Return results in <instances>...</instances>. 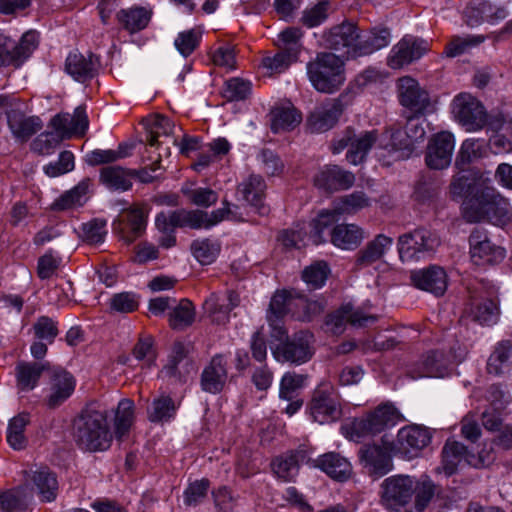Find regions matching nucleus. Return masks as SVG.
Returning <instances> with one entry per match:
<instances>
[{
  "label": "nucleus",
  "mask_w": 512,
  "mask_h": 512,
  "mask_svg": "<svg viewBox=\"0 0 512 512\" xmlns=\"http://www.w3.org/2000/svg\"><path fill=\"white\" fill-rule=\"evenodd\" d=\"M463 217L469 223L487 220L496 226L505 227L512 221V207L508 198L489 185L480 190L476 200L464 209Z\"/></svg>",
  "instance_id": "3"
},
{
  "label": "nucleus",
  "mask_w": 512,
  "mask_h": 512,
  "mask_svg": "<svg viewBox=\"0 0 512 512\" xmlns=\"http://www.w3.org/2000/svg\"><path fill=\"white\" fill-rule=\"evenodd\" d=\"M469 242L471 260L478 266L499 263L506 256L505 249L492 243L487 234L479 229L471 233Z\"/></svg>",
  "instance_id": "19"
},
{
  "label": "nucleus",
  "mask_w": 512,
  "mask_h": 512,
  "mask_svg": "<svg viewBox=\"0 0 512 512\" xmlns=\"http://www.w3.org/2000/svg\"><path fill=\"white\" fill-rule=\"evenodd\" d=\"M147 142L151 147L159 146V138L169 137L174 129L173 122L163 115H152L146 119Z\"/></svg>",
  "instance_id": "46"
},
{
  "label": "nucleus",
  "mask_w": 512,
  "mask_h": 512,
  "mask_svg": "<svg viewBox=\"0 0 512 512\" xmlns=\"http://www.w3.org/2000/svg\"><path fill=\"white\" fill-rule=\"evenodd\" d=\"M302 36L303 33L301 29L295 27L286 28L278 34L276 46L279 48V50L293 53L294 56L298 58L302 48Z\"/></svg>",
  "instance_id": "57"
},
{
  "label": "nucleus",
  "mask_w": 512,
  "mask_h": 512,
  "mask_svg": "<svg viewBox=\"0 0 512 512\" xmlns=\"http://www.w3.org/2000/svg\"><path fill=\"white\" fill-rule=\"evenodd\" d=\"M146 225L147 211L145 208L132 205L122 211L119 218L113 223V229L122 241L131 244L144 233Z\"/></svg>",
  "instance_id": "13"
},
{
  "label": "nucleus",
  "mask_w": 512,
  "mask_h": 512,
  "mask_svg": "<svg viewBox=\"0 0 512 512\" xmlns=\"http://www.w3.org/2000/svg\"><path fill=\"white\" fill-rule=\"evenodd\" d=\"M266 185L262 177L251 175L238 186V192L257 213L265 215L269 209L264 204Z\"/></svg>",
  "instance_id": "35"
},
{
  "label": "nucleus",
  "mask_w": 512,
  "mask_h": 512,
  "mask_svg": "<svg viewBox=\"0 0 512 512\" xmlns=\"http://www.w3.org/2000/svg\"><path fill=\"white\" fill-rule=\"evenodd\" d=\"M429 50L428 41L406 35L391 49L387 60L388 66L392 69H400L420 59Z\"/></svg>",
  "instance_id": "14"
},
{
  "label": "nucleus",
  "mask_w": 512,
  "mask_h": 512,
  "mask_svg": "<svg viewBox=\"0 0 512 512\" xmlns=\"http://www.w3.org/2000/svg\"><path fill=\"white\" fill-rule=\"evenodd\" d=\"M6 115L9 130L19 142L28 141L43 128V122L38 116H26L18 109L8 110Z\"/></svg>",
  "instance_id": "29"
},
{
  "label": "nucleus",
  "mask_w": 512,
  "mask_h": 512,
  "mask_svg": "<svg viewBox=\"0 0 512 512\" xmlns=\"http://www.w3.org/2000/svg\"><path fill=\"white\" fill-rule=\"evenodd\" d=\"M416 479L407 475L391 476L382 483V503L390 510L408 504L415 492Z\"/></svg>",
  "instance_id": "12"
},
{
  "label": "nucleus",
  "mask_w": 512,
  "mask_h": 512,
  "mask_svg": "<svg viewBox=\"0 0 512 512\" xmlns=\"http://www.w3.org/2000/svg\"><path fill=\"white\" fill-rule=\"evenodd\" d=\"M330 236V241L335 247L343 250H353L362 243L365 232L356 224L342 223L332 228Z\"/></svg>",
  "instance_id": "37"
},
{
  "label": "nucleus",
  "mask_w": 512,
  "mask_h": 512,
  "mask_svg": "<svg viewBox=\"0 0 512 512\" xmlns=\"http://www.w3.org/2000/svg\"><path fill=\"white\" fill-rule=\"evenodd\" d=\"M99 60L96 56L83 55L77 51L69 53L65 61V71L76 81L92 79L98 71Z\"/></svg>",
  "instance_id": "31"
},
{
  "label": "nucleus",
  "mask_w": 512,
  "mask_h": 512,
  "mask_svg": "<svg viewBox=\"0 0 512 512\" xmlns=\"http://www.w3.org/2000/svg\"><path fill=\"white\" fill-rule=\"evenodd\" d=\"M375 320L376 318L374 316L366 315L358 309L354 310L353 307L348 304L330 314L326 324L334 334H339L343 331L346 323L361 327L365 326L368 322H374Z\"/></svg>",
  "instance_id": "34"
},
{
  "label": "nucleus",
  "mask_w": 512,
  "mask_h": 512,
  "mask_svg": "<svg viewBox=\"0 0 512 512\" xmlns=\"http://www.w3.org/2000/svg\"><path fill=\"white\" fill-rule=\"evenodd\" d=\"M48 375L49 388L46 404L49 408H56L73 394L76 380L70 372L60 366L51 365Z\"/></svg>",
  "instance_id": "18"
},
{
  "label": "nucleus",
  "mask_w": 512,
  "mask_h": 512,
  "mask_svg": "<svg viewBox=\"0 0 512 512\" xmlns=\"http://www.w3.org/2000/svg\"><path fill=\"white\" fill-rule=\"evenodd\" d=\"M346 97V94H341L339 97L317 107L307 120L310 131L323 133L332 129L338 123L347 106Z\"/></svg>",
  "instance_id": "15"
},
{
  "label": "nucleus",
  "mask_w": 512,
  "mask_h": 512,
  "mask_svg": "<svg viewBox=\"0 0 512 512\" xmlns=\"http://www.w3.org/2000/svg\"><path fill=\"white\" fill-rule=\"evenodd\" d=\"M512 345L509 341L498 343L487 362V371L490 374L500 375L510 366Z\"/></svg>",
  "instance_id": "53"
},
{
  "label": "nucleus",
  "mask_w": 512,
  "mask_h": 512,
  "mask_svg": "<svg viewBox=\"0 0 512 512\" xmlns=\"http://www.w3.org/2000/svg\"><path fill=\"white\" fill-rule=\"evenodd\" d=\"M465 313L482 325H490L497 321L498 303L492 293L471 295Z\"/></svg>",
  "instance_id": "28"
},
{
  "label": "nucleus",
  "mask_w": 512,
  "mask_h": 512,
  "mask_svg": "<svg viewBox=\"0 0 512 512\" xmlns=\"http://www.w3.org/2000/svg\"><path fill=\"white\" fill-rule=\"evenodd\" d=\"M355 181L353 173L337 165H327L314 176V185L319 189L332 192L350 188Z\"/></svg>",
  "instance_id": "27"
},
{
  "label": "nucleus",
  "mask_w": 512,
  "mask_h": 512,
  "mask_svg": "<svg viewBox=\"0 0 512 512\" xmlns=\"http://www.w3.org/2000/svg\"><path fill=\"white\" fill-rule=\"evenodd\" d=\"M29 422L30 416L27 413H20L10 420L7 429V442L14 450L26 447L27 439L24 432Z\"/></svg>",
  "instance_id": "51"
},
{
  "label": "nucleus",
  "mask_w": 512,
  "mask_h": 512,
  "mask_svg": "<svg viewBox=\"0 0 512 512\" xmlns=\"http://www.w3.org/2000/svg\"><path fill=\"white\" fill-rule=\"evenodd\" d=\"M51 363L21 361L15 367L16 387L19 391L28 392L33 390L44 372H49Z\"/></svg>",
  "instance_id": "33"
},
{
  "label": "nucleus",
  "mask_w": 512,
  "mask_h": 512,
  "mask_svg": "<svg viewBox=\"0 0 512 512\" xmlns=\"http://www.w3.org/2000/svg\"><path fill=\"white\" fill-rule=\"evenodd\" d=\"M310 415L315 422L327 424L341 417V406L334 388L322 384L316 388L309 403Z\"/></svg>",
  "instance_id": "10"
},
{
  "label": "nucleus",
  "mask_w": 512,
  "mask_h": 512,
  "mask_svg": "<svg viewBox=\"0 0 512 512\" xmlns=\"http://www.w3.org/2000/svg\"><path fill=\"white\" fill-rule=\"evenodd\" d=\"M440 245L439 236L426 228H417L398 238L397 249L403 262L420 261L431 257Z\"/></svg>",
  "instance_id": "7"
},
{
  "label": "nucleus",
  "mask_w": 512,
  "mask_h": 512,
  "mask_svg": "<svg viewBox=\"0 0 512 512\" xmlns=\"http://www.w3.org/2000/svg\"><path fill=\"white\" fill-rule=\"evenodd\" d=\"M74 438L77 444L88 451L107 450L112 443L106 409L88 405L74 421Z\"/></svg>",
  "instance_id": "1"
},
{
  "label": "nucleus",
  "mask_w": 512,
  "mask_h": 512,
  "mask_svg": "<svg viewBox=\"0 0 512 512\" xmlns=\"http://www.w3.org/2000/svg\"><path fill=\"white\" fill-rule=\"evenodd\" d=\"M311 85L321 93L332 94L346 81L345 61L332 52H320L306 65Z\"/></svg>",
  "instance_id": "5"
},
{
  "label": "nucleus",
  "mask_w": 512,
  "mask_h": 512,
  "mask_svg": "<svg viewBox=\"0 0 512 512\" xmlns=\"http://www.w3.org/2000/svg\"><path fill=\"white\" fill-rule=\"evenodd\" d=\"M227 362L222 355H216L202 372V389L209 393L220 392L227 379Z\"/></svg>",
  "instance_id": "36"
},
{
  "label": "nucleus",
  "mask_w": 512,
  "mask_h": 512,
  "mask_svg": "<svg viewBox=\"0 0 512 512\" xmlns=\"http://www.w3.org/2000/svg\"><path fill=\"white\" fill-rule=\"evenodd\" d=\"M91 185L90 179H83L75 187L59 196L52 204L51 210L65 211L75 209L86 203L88 191Z\"/></svg>",
  "instance_id": "42"
},
{
  "label": "nucleus",
  "mask_w": 512,
  "mask_h": 512,
  "mask_svg": "<svg viewBox=\"0 0 512 512\" xmlns=\"http://www.w3.org/2000/svg\"><path fill=\"white\" fill-rule=\"evenodd\" d=\"M251 92V83L241 78H231L224 84L222 95L228 101L245 99Z\"/></svg>",
  "instance_id": "64"
},
{
  "label": "nucleus",
  "mask_w": 512,
  "mask_h": 512,
  "mask_svg": "<svg viewBox=\"0 0 512 512\" xmlns=\"http://www.w3.org/2000/svg\"><path fill=\"white\" fill-rule=\"evenodd\" d=\"M32 481L37 488L42 501H54L58 493V481L53 472L46 467L35 470L32 474Z\"/></svg>",
  "instance_id": "44"
},
{
  "label": "nucleus",
  "mask_w": 512,
  "mask_h": 512,
  "mask_svg": "<svg viewBox=\"0 0 512 512\" xmlns=\"http://www.w3.org/2000/svg\"><path fill=\"white\" fill-rule=\"evenodd\" d=\"M292 299L287 291L276 292L269 305L267 320L271 328V337L277 341H282L287 332L282 325V318L291 306Z\"/></svg>",
  "instance_id": "30"
},
{
  "label": "nucleus",
  "mask_w": 512,
  "mask_h": 512,
  "mask_svg": "<svg viewBox=\"0 0 512 512\" xmlns=\"http://www.w3.org/2000/svg\"><path fill=\"white\" fill-rule=\"evenodd\" d=\"M390 43V32L388 29L372 30L361 34L359 32L358 45L353 48L357 57L366 56L380 50Z\"/></svg>",
  "instance_id": "43"
},
{
  "label": "nucleus",
  "mask_w": 512,
  "mask_h": 512,
  "mask_svg": "<svg viewBox=\"0 0 512 512\" xmlns=\"http://www.w3.org/2000/svg\"><path fill=\"white\" fill-rule=\"evenodd\" d=\"M492 449H483L478 458L467 453L466 447L458 441H447L442 450V469L446 475H452L458 465L464 460L474 467L488 466L494 461Z\"/></svg>",
  "instance_id": "11"
},
{
  "label": "nucleus",
  "mask_w": 512,
  "mask_h": 512,
  "mask_svg": "<svg viewBox=\"0 0 512 512\" xmlns=\"http://www.w3.org/2000/svg\"><path fill=\"white\" fill-rule=\"evenodd\" d=\"M371 201L362 191L344 195L333 202L331 209L321 210L317 217L312 220L313 235L312 239L315 245L325 241L324 232L338 221L341 215H352L358 211L370 206Z\"/></svg>",
  "instance_id": "6"
},
{
  "label": "nucleus",
  "mask_w": 512,
  "mask_h": 512,
  "mask_svg": "<svg viewBox=\"0 0 512 512\" xmlns=\"http://www.w3.org/2000/svg\"><path fill=\"white\" fill-rule=\"evenodd\" d=\"M410 280L417 289L432 293L435 296H442L448 286V277L445 270L437 265L411 271Z\"/></svg>",
  "instance_id": "25"
},
{
  "label": "nucleus",
  "mask_w": 512,
  "mask_h": 512,
  "mask_svg": "<svg viewBox=\"0 0 512 512\" xmlns=\"http://www.w3.org/2000/svg\"><path fill=\"white\" fill-rule=\"evenodd\" d=\"M301 121V112L291 102L277 105L270 112L271 129L274 133L293 130Z\"/></svg>",
  "instance_id": "38"
},
{
  "label": "nucleus",
  "mask_w": 512,
  "mask_h": 512,
  "mask_svg": "<svg viewBox=\"0 0 512 512\" xmlns=\"http://www.w3.org/2000/svg\"><path fill=\"white\" fill-rule=\"evenodd\" d=\"M134 421V403L130 399L119 401L114 418L115 434L122 438L127 434Z\"/></svg>",
  "instance_id": "52"
},
{
  "label": "nucleus",
  "mask_w": 512,
  "mask_h": 512,
  "mask_svg": "<svg viewBox=\"0 0 512 512\" xmlns=\"http://www.w3.org/2000/svg\"><path fill=\"white\" fill-rule=\"evenodd\" d=\"M201 37L202 30L200 28H192L180 32L174 41V45L181 55L187 57L197 48Z\"/></svg>",
  "instance_id": "62"
},
{
  "label": "nucleus",
  "mask_w": 512,
  "mask_h": 512,
  "mask_svg": "<svg viewBox=\"0 0 512 512\" xmlns=\"http://www.w3.org/2000/svg\"><path fill=\"white\" fill-rule=\"evenodd\" d=\"M204 309L211 319L219 324L226 323L229 319V307L220 294H211L204 302Z\"/></svg>",
  "instance_id": "61"
},
{
  "label": "nucleus",
  "mask_w": 512,
  "mask_h": 512,
  "mask_svg": "<svg viewBox=\"0 0 512 512\" xmlns=\"http://www.w3.org/2000/svg\"><path fill=\"white\" fill-rule=\"evenodd\" d=\"M131 146L120 144L117 150L96 149L86 154L85 161L88 165L96 166L111 163L118 159L125 158L130 154Z\"/></svg>",
  "instance_id": "56"
},
{
  "label": "nucleus",
  "mask_w": 512,
  "mask_h": 512,
  "mask_svg": "<svg viewBox=\"0 0 512 512\" xmlns=\"http://www.w3.org/2000/svg\"><path fill=\"white\" fill-rule=\"evenodd\" d=\"M152 15L151 8L135 5L118 11L116 18L125 30L133 34L145 29Z\"/></svg>",
  "instance_id": "40"
},
{
  "label": "nucleus",
  "mask_w": 512,
  "mask_h": 512,
  "mask_svg": "<svg viewBox=\"0 0 512 512\" xmlns=\"http://www.w3.org/2000/svg\"><path fill=\"white\" fill-rule=\"evenodd\" d=\"M456 121L467 131L477 132L486 127L488 114L483 104L470 93L456 95L451 104Z\"/></svg>",
  "instance_id": "9"
},
{
  "label": "nucleus",
  "mask_w": 512,
  "mask_h": 512,
  "mask_svg": "<svg viewBox=\"0 0 512 512\" xmlns=\"http://www.w3.org/2000/svg\"><path fill=\"white\" fill-rule=\"evenodd\" d=\"M177 406L169 396H160L152 402L148 410V418L151 422H168L174 418Z\"/></svg>",
  "instance_id": "55"
},
{
  "label": "nucleus",
  "mask_w": 512,
  "mask_h": 512,
  "mask_svg": "<svg viewBox=\"0 0 512 512\" xmlns=\"http://www.w3.org/2000/svg\"><path fill=\"white\" fill-rule=\"evenodd\" d=\"M401 138H405L401 128L395 126L388 128L379 134V149L389 154L397 153V159L409 157L412 151L398 145L402 142Z\"/></svg>",
  "instance_id": "47"
},
{
  "label": "nucleus",
  "mask_w": 512,
  "mask_h": 512,
  "mask_svg": "<svg viewBox=\"0 0 512 512\" xmlns=\"http://www.w3.org/2000/svg\"><path fill=\"white\" fill-rule=\"evenodd\" d=\"M311 341L312 335L309 332L301 331L288 342L278 346L274 355L278 360L295 364L305 363L313 354Z\"/></svg>",
  "instance_id": "26"
},
{
  "label": "nucleus",
  "mask_w": 512,
  "mask_h": 512,
  "mask_svg": "<svg viewBox=\"0 0 512 512\" xmlns=\"http://www.w3.org/2000/svg\"><path fill=\"white\" fill-rule=\"evenodd\" d=\"M489 183L490 179L488 177L471 172H463L453 177L449 193L454 200L465 198L464 210L470 203L476 200L480 190L489 186Z\"/></svg>",
  "instance_id": "21"
},
{
  "label": "nucleus",
  "mask_w": 512,
  "mask_h": 512,
  "mask_svg": "<svg viewBox=\"0 0 512 512\" xmlns=\"http://www.w3.org/2000/svg\"><path fill=\"white\" fill-rule=\"evenodd\" d=\"M329 273L327 263L318 261L303 270L302 279L311 289H318L325 284Z\"/></svg>",
  "instance_id": "60"
},
{
  "label": "nucleus",
  "mask_w": 512,
  "mask_h": 512,
  "mask_svg": "<svg viewBox=\"0 0 512 512\" xmlns=\"http://www.w3.org/2000/svg\"><path fill=\"white\" fill-rule=\"evenodd\" d=\"M191 251L199 263L208 265L217 258L220 252V245L209 239L196 240L191 245Z\"/></svg>",
  "instance_id": "59"
},
{
  "label": "nucleus",
  "mask_w": 512,
  "mask_h": 512,
  "mask_svg": "<svg viewBox=\"0 0 512 512\" xmlns=\"http://www.w3.org/2000/svg\"><path fill=\"white\" fill-rule=\"evenodd\" d=\"M399 102L416 115H424L431 109L428 92L410 76L401 77L397 83Z\"/></svg>",
  "instance_id": "16"
},
{
  "label": "nucleus",
  "mask_w": 512,
  "mask_h": 512,
  "mask_svg": "<svg viewBox=\"0 0 512 512\" xmlns=\"http://www.w3.org/2000/svg\"><path fill=\"white\" fill-rule=\"evenodd\" d=\"M393 239L384 234L377 235L373 240L367 243L365 248L356 255L355 265L357 268H363L372 265L380 260L391 248Z\"/></svg>",
  "instance_id": "41"
},
{
  "label": "nucleus",
  "mask_w": 512,
  "mask_h": 512,
  "mask_svg": "<svg viewBox=\"0 0 512 512\" xmlns=\"http://www.w3.org/2000/svg\"><path fill=\"white\" fill-rule=\"evenodd\" d=\"M238 207L227 201L223 207L210 213L202 210H178L161 212L157 215V225L161 229H171L173 226L189 227L190 229H209L223 220L243 221L244 218Z\"/></svg>",
  "instance_id": "2"
},
{
  "label": "nucleus",
  "mask_w": 512,
  "mask_h": 512,
  "mask_svg": "<svg viewBox=\"0 0 512 512\" xmlns=\"http://www.w3.org/2000/svg\"><path fill=\"white\" fill-rule=\"evenodd\" d=\"M455 147L452 133L443 131L432 137L427 146L426 164L431 169H444L451 163Z\"/></svg>",
  "instance_id": "23"
},
{
  "label": "nucleus",
  "mask_w": 512,
  "mask_h": 512,
  "mask_svg": "<svg viewBox=\"0 0 512 512\" xmlns=\"http://www.w3.org/2000/svg\"><path fill=\"white\" fill-rule=\"evenodd\" d=\"M88 125L89 121L86 111L83 107L79 106L74 110L73 114L59 113L53 116L48 126L63 141L75 136H84Z\"/></svg>",
  "instance_id": "17"
},
{
  "label": "nucleus",
  "mask_w": 512,
  "mask_h": 512,
  "mask_svg": "<svg viewBox=\"0 0 512 512\" xmlns=\"http://www.w3.org/2000/svg\"><path fill=\"white\" fill-rule=\"evenodd\" d=\"M297 59L298 58H296L293 53L280 50L274 55L264 56L261 64L268 74H280L286 71Z\"/></svg>",
  "instance_id": "58"
},
{
  "label": "nucleus",
  "mask_w": 512,
  "mask_h": 512,
  "mask_svg": "<svg viewBox=\"0 0 512 512\" xmlns=\"http://www.w3.org/2000/svg\"><path fill=\"white\" fill-rule=\"evenodd\" d=\"M359 457L368 473L382 477L392 469V460L385 448L377 445H367L360 449Z\"/></svg>",
  "instance_id": "32"
},
{
  "label": "nucleus",
  "mask_w": 512,
  "mask_h": 512,
  "mask_svg": "<svg viewBox=\"0 0 512 512\" xmlns=\"http://www.w3.org/2000/svg\"><path fill=\"white\" fill-rule=\"evenodd\" d=\"M100 181L110 190H129L132 186L131 174L119 166H107L100 171Z\"/></svg>",
  "instance_id": "45"
},
{
  "label": "nucleus",
  "mask_w": 512,
  "mask_h": 512,
  "mask_svg": "<svg viewBox=\"0 0 512 512\" xmlns=\"http://www.w3.org/2000/svg\"><path fill=\"white\" fill-rule=\"evenodd\" d=\"M314 466L321 469L333 479L344 481L349 478L352 472L350 462L335 452H329L319 456L314 461Z\"/></svg>",
  "instance_id": "39"
},
{
  "label": "nucleus",
  "mask_w": 512,
  "mask_h": 512,
  "mask_svg": "<svg viewBox=\"0 0 512 512\" xmlns=\"http://www.w3.org/2000/svg\"><path fill=\"white\" fill-rule=\"evenodd\" d=\"M197 372L195 361L188 355V348L182 343H175L172 347L168 363L161 373L164 377L175 378L185 382Z\"/></svg>",
  "instance_id": "24"
},
{
  "label": "nucleus",
  "mask_w": 512,
  "mask_h": 512,
  "mask_svg": "<svg viewBox=\"0 0 512 512\" xmlns=\"http://www.w3.org/2000/svg\"><path fill=\"white\" fill-rule=\"evenodd\" d=\"M61 142L53 131L43 132L31 142L30 149L38 155L48 156L55 152Z\"/></svg>",
  "instance_id": "63"
},
{
  "label": "nucleus",
  "mask_w": 512,
  "mask_h": 512,
  "mask_svg": "<svg viewBox=\"0 0 512 512\" xmlns=\"http://www.w3.org/2000/svg\"><path fill=\"white\" fill-rule=\"evenodd\" d=\"M359 30L350 22L332 27L322 37L323 45L331 50L342 51L347 57L355 58L353 48L358 45Z\"/></svg>",
  "instance_id": "20"
},
{
  "label": "nucleus",
  "mask_w": 512,
  "mask_h": 512,
  "mask_svg": "<svg viewBox=\"0 0 512 512\" xmlns=\"http://www.w3.org/2000/svg\"><path fill=\"white\" fill-rule=\"evenodd\" d=\"M195 320V308L191 301L182 299L168 314V322L172 329L183 330Z\"/></svg>",
  "instance_id": "50"
},
{
  "label": "nucleus",
  "mask_w": 512,
  "mask_h": 512,
  "mask_svg": "<svg viewBox=\"0 0 512 512\" xmlns=\"http://www.w3.org/2000/svg\"><path fill=\"white\" fill-rule=\"evenodd\" d=\"M432 435L426 427L410 425L399 430L397 435L398 451L407 459L417 457L429 445Z\"/></svg>",
  "instance_id": "22"
},
{
  "label": "nucleus",
  "mask_w": 512,
  "mask_h": 512,
  "mask_svg": "<svg viewBox=\"0 0 512 512\" xmlns=\"http://www.w3.org/2000/svg\"><path fill=\"white\" fill-rule=\"evenodd\" d=\"M402 420L398 409L392 403L386 402L362 417L346 420L341 426V431L347 439L359 442L365 437L397 425Z\"/></svg>",
  "instance_id": "4"
},
{
  "label": "nucleus",
  "mask_w": 512,
  "mask_h": 512,
  "mask_svg": "<svg viewBox=\"0 0 512 512\" xmlns=\"http://www.w3.org/2000/svg\"><path fill=\"white\" fill-rule=\"evenodd\" d=\"M373 146L379 149V133L376 130L356 134L353 129L347 128L340 138L334 140L332 152L339 154L349 147L346 159L350 164L358 165L364 161Z\"/></svg>",
  "instance_id": "8"
},
{
  "label": "nucleus",
  "mask_w": 512,
  "mask_h": 512,
  "mask_svg": "<svg viewBox=\"0 0 512 512\" xmlns=\"http://www.w3.org/2000/svg\"><path fill=\"white\" fill-rule=\"evenodd\" d=\"M424 120L418 116L409 117L404 127L403 133L405 138H401V147H404L413 152L415 144L422 142L425 138L426 132L423 126Z\"/></svg>",
  "instance_id": "54"
},
{
  "label": "nucleus",
  "mask_w": 512,
  "mask_h": 512,
  "mask_svg": "<svg viewBox=\"0 0 512 512\" xmlns=\"http://www.w3.org/2000/svg\"><path fill=\"white\" fill-rule=\"evenodd\" d=\"M313 226L312 222L306 225L305 223L297 224L296 226L283 230L279 236L278 240L288 248H300L306 245V239L308 238L313 244L312 235H313Z\"/></svg>",
  "instance_id": "49"
},
{
  "label": "nucleus",
  "mask_w": 512,
  "mask_h": 512,
  "mask_svg": "<svg viewBox=\"0 0 512 512\" xmlns=\"http://www.w3.org/2000/svg\"><path fill=\"white\" fill-rule=\"evenodd\" d=\"M303 459L304 454L302 452L278 457L272 463L273 472L283 481H292L298 474L299 463L303 461Z\"/></svg>",
  "instance_id": "48"
}]
</instances>
